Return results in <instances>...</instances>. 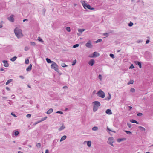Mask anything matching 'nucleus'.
Returning a JSON list of instances; mask_svg holds the SVG:
<instances>
[{"instance_id": "obj_1", "label": "nucleus", "mask_w": 153, "mask_h": 153, "mask_svg": "<svg viewBox=\"0 0 153 153\" xmlns=\"http://www.w3.org/2000/svg\"><path fill=\"white\" fill-rule=\"evenodd\" d=\"M14 32L16 36L18 38H20L23 36V35L22 33V30L21 29L18 28L16 27L14 30Z\"/></svg>"}, {"instance_id": "obj_2", "label": "nucleus", "mask_w": 153, "mask_h": 153, "mask_svg": "<svg viewBox=\"0 0 153 153\" xmlns=\"http://www.w3.org/2000/svg\"><path fill=\"white\" fill-rule=\"evenodd\" d=\"M51 67L52 69H54L58 73H59V70L58 68V66L55 62H53V63L51 65Z\"/></svg>"}, {"instance_id": "obj_3", "label": "nucleus", "mask_w": 153, "mask_h": 153, "mask_svg": "<svg viewBox=\"0 0 153 153\" xmlns=\"http://www.w3.org/2000/svg\"><path fill=\"white\" fill-rule=\"evenodd\" d=\"M82 3L84 8L85 9H86V8L91 10H93L94 9V8L91 7L90 5L86 4L85 1H82Z\"/></svg>"}, {"instance_id": "obj_4", "label": "nucleus", "mask_w": 153, "mask_h": 153, "mask_svg": "<svg viewBox=\"0 0 153 153\" xmlns=\"http://www.w3.org/2000/svg\"><path fill=\"white\" fill-rule=\"evenodd\" d=\"M97 95L102 98H104L105 96V94L104 92L101 90H100L97 93Z\"/></svg>"}, {"instance_id": "obj_5", "label": "nucleus", "mask_w": 153, "mask_h": 153, "mask_svg": "<svg viewBox=\"0 0 153 153\" xmlns=\"http://www.w3.org/2000/svg\"><path fill=\"white\" fill-rule=\"evenodd\" d=\"M100 54L97 52H94L93 54V55H89V57L91 58H93L94 57H97L99 56Z\"/></svg>"}, {"instance_id": "obj_6", "label": "nucleus", "mask_w": 153, "mask_h": 153, "mask_svg": "<svg viewBox=\"0 0 153 153\" xmlns=\"http://www.w3.org/2000/svg\"><path fill=\"white\" fill-rule=\"evenodd\" d=\"M85 46L88 48H91L92 47V45L91 43V42L90 41H89L88 42L85 44Z\"/></svg>"}, {"instance_id": "obj_7", "label": "nucleus", "mask_w": 153, "mask_h": 153, "mask_svg": "<svg viewBox=\"0 0 153 153\" xmlns=\"http://www.w3.org/2000/svg\"><path fill=\"white\" fill-rule=\"evenodd\" d=\"M93 103L94 105L99 107L101 105L100 103L98 101H95L93 102Z\"/></svg>"}, {"instance_id": "obj_8", "label": "nucleus", "mask_w": 153, "mask_h": 153, "mask_svg": "<svg viewBox=\"0 0 153 153\" xmlns=\"http://www.w3.org/2000/svg\"><path fill=\"white\" fill-rule=\"evenodd\" d=\"M113 140V138L112 137H110L108 138L107 142L108 144L111 143H113L114 142Z\"/></svg>"}, {"instance_id": "obj_9", "label": "nucleus", "mask_w": 153, "mask_h": 153, "mask_svg": "<svg viewBox=\"0 0 153 153\" xmlns=\"http://www.w3.org/2000/svg\"><path fill=\"white\" fill-rule=\"evenodd\" d=\"M134 63L137 65H138L140 68H142L141 63L140 62H139L138 61H135L134 62Z\"/></svg>"}, {"instance_id": "obj_10", "label": "nucleus", "mask_w": 153, "mask_h": 153, "mask_svg": "<svg viewBox=\"0 0 153 153\" xmlns=\"http://www.w3.org/2000/svg\"><path fill=\"white\" fill-rule=\"evenodd\" d=\"M94 60L93 59H91L88 62V64L91 66H92L94 63Z\"/></svg>"}, {"instance_id": "obj_11", "label": "nucleus", "mask_w": 153, "mask_h": 153, "mask_svg": "<svg viewBox=\"0 0 153 153\" xmlns=\"http://www.w3.org/2000/svg\"><path fill=\"white\" fill-rule=\"evenodd\" d=\"M2 62L4 63V67H7L9 66V64L7 61L3 60L2 61Z\"/></svg>"}, {"instance_id": "obj_12", "label": "nucleus", "mask_w": 153, "mask_h": 153, "mask_svg": "<svg viewBox=\"0 0 153 153\" xmlns=\"http://www.w3.org/2000/svg\"><path fill=\"white\" fill-rule=\"evenodd\" d=\"M13 15H12L10 17L8 18V19L10 21L13 22L14 21V19L13 18Z\"/></svg>"}, {"instance_id": "obj_13", "label": "nucleus", "mask_w": 153, "mask_h": 153, "mask_svg": "<svg viewBox=\"0 0 153 153\" xmlns=\"http://www.w3.org/2000/svg\"><path fill=\"white\" fill-rule=\"evenodd\" d=\"M106 113L109 115H110L112 114L111 110L109 109H108L105 111Z\"/></svg>"}, {"instance_id": "obj_14", "label": "nucleus", "mask_w": 153, "mask_h": 153, "mask_svg": "<svg viewBox=\"0 0 153 153\" xmlns=\"http://www.w3.org/2000/svg\"><path fill=\"white\" fill-rule=\"evenodd\" d=\"M126 140L125 138H119L117 139V141L118 142H120Z\"/></svg>"}, {"instance_id": "obj_15", "label": "nucleus", "mask_w": 153, "mask_h": 153, "mask_svg": "<svg viewBox=\"0 0 153 153\" xmlns=\"http://www.w3.org/2000/svg\"><path fill=\"white\" fill-rule=\"evenodd\" d=\"M46 60L47 62L48 63H52V64H53V62H54L53 61H51V60L50 59L48 58H46Z\"/></svg>"}, {"instance_id": "obj_16", "label": "nucleus", "mask_w": 153, "mask_h": 153, "mask_svg": "<svg viewBox=\"0 0 153 153\" xmlns=\"http://www.w3.org/2000/svg\"><path fill=\"white\" fill-rule=\"evenodd\" d=\"M111 94L110 93H108V96L105 99L106 100H107L108 101L111 99Z\"/></svg>"}, {"instance_id": "obj_17", "label": "nucleus", "mask_w": 153, "mask_h": 153, "mask_svg": "<svg viewBox=\"0 0 153 153\" xmlns=\"http://www.w3.org/2000/svg\"><path fill=\"white\" fill-rule=\"evenodd\" d=\"M32 65L31 64H30L27 68L26 70L27 71H30L31 70L32 68Z\"/></svg>"}, {"instance_id": "obj_18", "label": "nucleus", "mask_w": 153, "mask_h": 153, "mask_svg": "<svg viewBox=\"0 0 153 153\" xmlns=\"http://www.w3.org/2000/svg\"><path fill=\"white\" fill-rule=\"evenodd\" d=\"M138 128L141 131H145V129L143 127L141 126H139Z\"/></svg>"}, {"instance_id": "obj_19", "label": "nucleus", "mask_w": 153, "mask_h": 153, "mask_svg": "<svg viewBox=\"0 0 153 153\" xmlns=\"http://www.w3.org/2000/svg\"><path fill=\"white\" fill-rule=\"evenodd\" d=\"M67 137L66 135H64L61 138L60 141L61 142L64 140Z\"/></svg>"}, {"instance_id": "obj_20", "label": "nucleus", "mask_w": 153, "mask_h": 153, "mask_svg": "<svg viewBox=\"0 0 153 153\" xmlns=\"http://www.w3.org/2000/svg\"><path fill=\"white\" fill-rule=\"evenodd\" d=\"M53 111V109L52 108H50L48 111L46 113L48 114H49Z\"/></svg>"}, {"instance_id": "obj_21", "label": "nucleus", "mask_w": 153, "mask_h": 153, "mask_svg": "<svg viewBox=\"0 0 153 153\" xmlns=\"http://www.w3.org/2000/svg\"><path fill=\"white\" fill-rule=\"evenodd\" d=\"M130 121L132 123H135L137 124H139V123L137 121L134 119H132L131 120H130Z\"/></svg>"}, {"instance_id": "obj_22", "label": "nucleus", "mask_w": 153, "mask_h": 153, "mask_svg": "<svg viewBox=\"0 0 153 153\" xmlns=\"http://www.w3.org/2000/svg\"><path fill=\"white\" fill-rule=\"evenodd\" d=\"M17 59V57L16 56H15L11 58L10 59V60L12 62H14Z\"/></svg>"}, {"instance_id": "obj_23", "label": "nucleus", "mask_w": 153, "mask_h": 153, "mask_svg": "<svg viewBox=\"0 0 153 153\" xmlns=\"http://www.w3.org/2000/svg\"><path fill=\"white\" fill-rule=\"evenodd\" d=\"M98 107L96 106L95 105H94L93 106V111L94 112L98 110Z\"/></svg>"}, {"instance_id": "obj_24", "label": "nucleus", "mask_w": 153, "mask_h": 153, "mask_svg": "<svg viewBox=\"0 0 153 153\" xmlns=\"http://www.w3.org/2000/svg\"><path fill=\"white\" fill-rule=\"evenodd\" d=\"M65 128V126L63 125H62L60 127V128H59L58 130L59 131H60L63 130Z\"/></svg>"}, {"instance_id": "obj_25", "label": "nucleus", "mask_w": 153, "mask_h": 153, "mask_svg": "<svg viewBox=\"0 0 153 153\" xmlns=\"http://www.w3.org/2000/svg\"><path fill=\"white\" fill-rule=\"evenodd\" d=\"M124 131L126 133L128 134L131 135L132 134V132L130 131L125 130Z\"/></svg>"}, {"instance_id": "obj_26", "label": "nucleus", "mask_w": 153, "mask_h": 153, "mask_svg": "<svg viewBox=\"0 0 153 153\" xmlns=\"http://www.w3.org/2000/svg\"><path fill=\"white\" fill-rule=\"evenodd\" d=\"M85 30L84 29H79L78 30L79 32L81 33L84 31Z\"/></svg>"}, {"instance_id": "obj_27", "label": "nucleus", "mask_w": 153, "mask_h": 153, "mask_svg": "<svg viewBox=\"0 0 153 153\" xmlns=\"http://www.w3.org/2000/svg\"><path fill=\"white\" fill-rule=\"evenodd\" d=\"M92 130L94 131H97L98 130V128L97 127L94 126L92 128Z\"/></svg>"}, {"instance_id": "obj_28", "label": "nucleus", "mask_w": 153, "mask_h": 153, "mask_svg": "<svg viewBox=\"0 0 153 153\" xmlns=\"http://www.w3.org/2000/svg\"><path fill=\"white\" fill-rule=\"evenodd\" d=\"M13 81V79H10L7 81V82L6 83V84L7 85L9 83Z\"/></svg>"}, {"instance_id": "obj_29", "label": "nucleus", "mask_w": 153, "mask_h": 153, "mask_svg": "<svg viewBox=\"0 0 153 153\" xmlns=\"http://www.w3.org/2000/svg\"><path fill=\"white\" fill-rule=\"evenodd\" d=\"M87 145L89 147H90L91 145V141H88L87 142Z\"/></svg>"}, {"instance_id": "obj_30", "label": "nucleus", "mask_w": 153, "mask_h": 153, "mask_svg": "<svg viewBox=\"0 0 153 153\" xmlns=\"http://www.w3.org/2000/svg\"><path fill=\"white\" fill-rule=\"evenodd\" d=\"M47 118V117H45L43 118H41V120L40 121H41V122L45 120Z\"/></svg>"}, {"instance_id": "obj_31", "label": "nucleus", "mask_w": 153, "mask_h": 153, "mask_svg": "<svg viewBox=\"0 0 153 153\" xmlns=\"http://www.w3.org/2000/svg\"><path fill=\"white\" fill-rule=\"evenodd\" d=\"M30 45L33 46H35L36 45L35 43L33 42H30Z\"/></svg>"}, {"instance_id": "obj_32", "label": "nucleus", "mask_w": 153, "mask_h": 153, "mask_svg": "<svg viewBox=\"0 0 153 153\" xmlns=\"http://www.w3.org/2000/svg\"><path fill=\"white\" fill-rule=\"evenodd\" d=\"M79 46V45L78 44H76L75 45H74L73 46V48H75L77 47H78Z\"/></svg>"}, {"instance_id": "obj_33", "label": "nucleus", "mask_w": 153, "mask_h": 153, "mask_svg": "<svg viewBox=\"0 0 153 153\" xmlns=\"http://www.w3.org/2000/svg\"><path fill=\"white\" fill-rule=\"evenodd\" d=\"M76 59L74 60L72 62V65L73 66L75 65V64L76 63Z\"/></svg>"}, {"instance_id": "obj_34", "label": "nucleus", "mask_w": 153, "mask_h": 153, "mask_svg": "<svg viewBox=\"0 0 153 153\" xmlns=\"http://www.w3.org/2000/svg\"><path fill=\"white\" fill-rule=\"evenodd\" d=\"M38 40L40 42L42 43H43L44 42V41L40 37H38Z\"/></svg>"}, {"instance_id": "obj_35", "label": "nucleus", "mask_w": 153, "mask_h": 153, "mask_svg": "<svg viewBox=\"0 0 153 153\" xmlns=\"http://www.w3.org/2000/svg\"><path fill=\"white\" fill-rule=\"evenodd\" d=\"M134 82V81L133 80H130L129 82L128 83V85L130 84H133Z\"/></svg>"}, {"instance_id": "obj_36", "label": "nucleus", "mask_w": 153, "mask_h": 153, "mask_svg": "<svg viewBox=\"0 0 153 153\" xmlns=\"http://www.w3.org/2000/svg\"><path fill=\"white\" fill-rule=\"evenodd\" d=\"M66 30L68 32H70L71 31V29L69 27H66Z\"/></svg>"}, {"instance_id": "obj_37", "label": "nucleus", "mask_w": 153, "mask_h": 153, "mask_svg": "<svg viewBox=\"0 0 153 153\" xmlns=\"http://www.w3.org/2000/svg\"><path fill=\"white\" fill-rule=\"evenodd\" d=\"M133 23L131 22H130L128 24V25L129 27H131L133 25Z\"/></svg>"}, {"instance_id": "obj_38", "label": "nucleus", "mask_w": 153, "mask_h": 153, "mask_svg": "<svg viewBox=\"0 0 153 153\" xmlns=\"http://www.w3.org/2000/svg\"><path fill=\"white\" fill-rule=\"evenodd\" d=\"M61 65L63 67H65L68 66L64 63H62Z\"/></svg>"}, {"instance_id": "obj_39", "label": "nucleus", "mask_w": 153, "mask_h": 153, "mask_svg": "<svg viewBox=\"0 0 153 153\" xmlns=\"http://www.w3.org/2000/svg\"><path fill=\"white\" fill-rule=\"evenodd\" d=\"M19 134V132L18 131H16L14 132V135L16 136H17Z\"/></svg>"}, {"instance_id": "obj_40", "label": "nucleus", "mask_w": 153, "mask_h": 153, "mask_svg": "<svg viewBox=\"0 0 153 153\" xmlns=\"http://www.w3.org/2000/svg\"><path fill=\"white\" fill-rule=\"evenodd\" d=\"M102 41V39H99L97 40L96 41V42L97 43L98 42H100Z\"/></svg>"}, {"instance_id": "obj_41", "label": "nucleus", "mask_w": 153, "mask_h": 153, "mask_svg": "<svg viewBox=\"0 0 153 153\" xmlns=\"http://www.w3.org/2000/svg\"><path fill=\"white\" fill-rule=\"evenodd\" d=\"M130 91L132 92H134L135 91V90L134 88H131L130 89Z\"/></svg>"}, {"instance_id": "obj_42", "label": "nucleus", "mask_w": 153, "mask_h": 153, "mask_svg": "<svg viewBox=\"0 0 153 153\" xmlns=\"http://www.w3.org/2000/svg\"><path fill=\"white\" fill-rule=\"evenodd\" d=\"M110 56L112 58H114V55L112 53H111L110 54Z\"/></svg>"}, {"instance_id": "obj_43", "label": "nucleus", "mask_w": 153, "mask_h": 153, "mask_svg": "<svg viewBox=\"0 0 153 153\" xmlns=\"http://www.w3.org/2000/svg\"><path fill=\"white\" fill-rule=\"evenodd\" d=\"M29 49V48L28 47L26 46L25 47L24 50L25 51H28Z\"/></svg>"}, {"instance_id": "obj_44", "label": "nucleus", "mask_w": 153, "mask_h": 153, "mask_svg": "<svg viewBox=\"0 0 153 153\" xmlns=\"http://www.w3.org/2000/svg\"><path fill=\"white\" fill-rule=\"evenodd\" d=\"M143 114L141 113H139L137 114V115L138 116H141L143 115Z\"/></svg>"}, {"instance_id": "obj_45", "label": "nucleus", "mask_w": 153, "mask_h": 153, "mask_svg": "<svg viewBox=\"0 0 153 153\" xmlns=\"http://www.w3.org/2000/svg\"><path fill=\"white\" fill-rule=\"evenodd\" d=\"M26 117L27 118H30L31 117V114H28L26 115Z\"/></svg>"}, {"instance_id": "obj_46", "label": "nucleus", "mask_w": 153, "mask_h": 153, "mask_svg": "<svg viewBox=\"0 0 153 153\" xmlns=\"http://www.w3.org/2000/svg\"><path fill=\"white\" fill-rule=\"evenodd\" d=\"M56 113H57V114H63V112H62L60 111H57L56 112Z\"/></svg>"}, {"instance_id": "obj_47", "label": "nucleus", "mask_w": 153, "mask_h": 153, "mask_svg": "<svg viewBox=\"0 0 153 153\" xmlns=\"http://www.w3.org/2000/svg\"><path fill=\"white\" fill-rule=\"evenodd\" d=\"M134 68V67L133 64H131V65L129 67V68L130 69H132L133 68Z\"/></svg>"}, {"instance_id": "obj_48", "label": "nucleus", "mask_w": 153, "mask_h": 153, "mask_svg": "<svg viewBox=\"0 0 153 153\" xmlns=\"http://www.w3.org/2000/svg\"><path fill=\"white\" fill-rule=\"evenodd\" d=\"M29 63V60L28 59H26L25 60V63L26 64H28Z\"/></svg>"}, {"instance_id": "obj_49", "label": "nucleus", "mask_w": 153, "mask_h": 153, "mask_svg": "<svg viewBox=\"0 0 153 153\" xmlns=\"http://www.w3.org/2000/svg\"><path fill=\"white\" fill-rule=\"evenodd\" d=\"M41 144L40 143H39L36 144V146L37 147H39V148L41 147Z\"/></svg>"}, {"instance_id": "obj_50", "label": "nucleus", "mask_w": 153, "mask_h": 153, "mask_svg": "<svg viewBox=\"0 0 153 153\" xmlns=\"http://www.w3.org/2000/svg\"><path fill=\"white\" fill-rule=\"evenodd\" d=\"M127 125L129 128H130L131 127V125L130 123H127Z\"/></svg>"}, {"instance_id": "obj_51", "label": "nucleus", "mask_w": 153, "mask_h": 153, "mask_svg": "<svg viewBox=\"0 0 153 153\" xmlns=\"http://www.w3.org/2000/svg\"><path fill=\"white\" fill-rule=\"evenodd\" d=\"M11 114L13 116L15 117H16V116L15 114H14L13 112H12Z\"/></svg>"}, {"instance_id": "obj_52", "label": "nucleus", "mask_w": 153, "mask_h": 153, "mask_svg": "<svg viewBox=\"0 0 153 153\" xmlns=\"http://www.w3.org/2000/svg\"><path fill=\"white\" fill-rule=\"evenodd\" d=\"M102 77V76L101 74H99L98 76V78L100 80L101 79Z\"/></svg>"}, {"instance_id": "obj_53", "label": "nucleus", "mask_w": 153, "mask_h": 153, "mask_svg": "<svg viewBox=\"0 0 153 153\" xmlns=\"http://www.w3.org/2000/svg\"><path fill=\"white\" fill-rule=\"evenodd\" d=\"M108 33H104L103 34V35L106 37H107L108 36Z\"/></svg>"}, {"instance_id": "obj_54", "label": "nucleus", "mask_w": 153, "mask_h": 153, "mask_svg": "<svg viewBox=\"0 0 153 153\" xmlns=\"http://www.w3.org/2000/svg\"><path fill=\"white\" fill-rule=\"evenodd\" d=\"M143 41V40H138L137 41V43H139L140 42H141Z\"/></svg>"}, {"instance_id": "obj_55", "label": "nucleus", "mask_w": 153, "mask_h": 153, "mask_svg": "<svg viewBox=\"0 0 153 153\" xmlns=\"http://www.w3.org/2000/svg\"><path fill=\"white\" fill-rule=\"evenodd\" d=\"M58 142V140H54V141H53V144H54V143H55V144L57 143V142Z\"/></svg>"}, {"instance_id": "obj_56", "label": "nucleus", "mask_w": 153, "mask_h": 153, "mask_svg": "<svg viewBox=\"0 0 153 153\" xmlns=\"http://www.w3.org/2000/svg\"><path fill=\"white\" fill-rule=\"evenodd\" d=\"M40 122H41V121H38L37 122H36L34 123V125H36Z\"/></svg>"}, {"instance_id": "obj_57", "label": "nucleus", "mask_w": 153, "mask_h": 153, "mask_svg": "<svg viewBox=\"0 0 153 153\" xmlns=\"http://www.w3.org/2000/svg\"><path fill=\"white\" fill-rule=\"evenodd\" d=\"M15 95H11V98L13 99H14L15 98Z\"/></svg>"}, {"instance_id": "obj_58", "label": "nucleus", "mask_w": 153, "mask_h": 153, "mask_svg": "<svg viewBox=\"0 0 153 153\" xmlns=\"http://www.w3.org/2000/svg\"><path fill=\"white\" fill-rule=\"evenodd\" d=\"M19 77L22 79H23L24 78V77L22 76H19Z\"/></svg>"}, {"instance_id": "obj_59", "label": "nucleus", "mask_w": 153, "mask_h": 153, "mask_svg": "<svg viewBox=\"0 0 153 153\" xmlns=\"http://www.w3.org/2000/svg\"><path fill=\"white\" fill-rule=\"evenodd\" d=\"M149 42V39L147 40L146 42V44H147Z\"/></svg>"}, {"instance_id": "obj_60", "label": "nucleus", "mask_w": 153, "mask_h": 153, "mask_svg": "<svg viewBox=\"0 0 153 153\" xmlns=\"http://www.w3.org/2000/svg\"><path fill=\"white\" fill-rule=\"evenodd\" d=\"M6 89L7 91H10V89L9 88V87H6Z\"/></svg>"}, {"instance_id": "obj_61", "label": "nucleus", "mask_w": 153, "mask_h": 153, "mask_svg": "<svg viewBox=\"0 0 153 153\" xmlns=\"http://www.w3.org/2000/svg\"><path fill=\"white\" fill-rule=\"evenodd\" d=\"M45 153H49V150L48 149H46L45 151Z\"/></svg>"}, {"instance_id": "obj_62", "label": "nucleus", "mask_w": 153, "mask_h": 153, "mask_svg": "<svg viewBox=\"0 0 153 153\" xmlns=\"http://www.w3.org/2000/svg\"><path fill=\"white\" fill-rule=\"evenodd\" d=\"M28 21L27 19H23V22H25V21Z\"/></svg>"}, {"instance_id": "obj_63", "label": "nucleus", "mask_w": 153, "mask_h": 153, "mask_svg": "<svg viewBox=\"0 0 153 153\" xmlns=\"http://www.w3.org/2000/svg\"><path fill=\"white\" fill-rule=\"evenodd\" d=\"M2 97L4 99H7V97Z\"/></svg>"}, {"instance_id": "obj_64", "label": "nucleus", "mask_w": 153, "mask_h": 153, "mask_svg": "<svg viewBox=\"0 0 153 153\" xmlns=\"http://www.w3.org/2000/svg\"><path fill=\"white\" fill-rule=\"evenodd\" d=\"M18 153H24L23 152H22L21 151H19L18 152Z\"/></svg>"}]
</instances>
